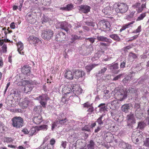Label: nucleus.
Listing matches in <instances>:
<instances>
[{"label": "nucleus", "instance_id": "nucleus-1", "mask_svg": "<svg viewBox=\"0 0 149 149\" xmlns=\"http://www.w3.org/2000/svg\"><path fill=\"white\" fill-rule=\"evenodd\" d=\"M11 125L16 128H20L24 125V119L20 116H15L11 119Z\"/></svg>", "mask_w": 149, "mask_h": 149}, {"label": "nucleus", "instance_id": "nucleus-2", "mask_svg": "<svg viewBox=\"0 0 149 149\" xmlns=\"http://www.w3.org/2000/svg\"><path fill=\"white\" fill-rule=\"evenodd\" d=\"M67 90H68L70 91L67 92V93H70L72 91L74 96H75L76 97H78L76 94H80L83 91L81 88L80 87H79V86L77 85H73L72 86H70L69 88H68Z\"/></svg>", "mask_w": 149, "mask_h": 149}, {"label": "nucleus", "instance_id": "nucleus-3", "mask_svg": "<svg viewBox=\"0 0 149 149\" xmlns=\"http://www.w3.org/2000/svg\"><path fill=\"white\" fill-rule=\"evenodd\" d=\"M35 99L39 101L40 104L42 107L45 108L46 107L47 101L49 99V98L46 94H42L41 95L36 97Z\"/></svg>", "mask_w": 149, "mask_h": 149}, {"label": "nucleus", "instance_id": "nucleus-4", "mask_svg": "<svg viewBox=\"0 0 149 149\" xmlns=\"http://www.w3.org/2000/svg\"><path fill=\"white\" fill-rule=\"evenodd\" d=\"M53 31L49 29H47L42 31L41 37L44 39L49 40L53 37Z\"/></svg>", "mask_w": 149, "mask_h": 149}, {"label": "nucleus", "instance_id": "nucleus-5", "mask_svg": "<svg viewBox=\"0 0 149 149\" xmlns=\"http://www.w3.org/2000/svg\"><path fill=\"white\" fill-rule=\"evenodd\" d=\"M60 28L64 30L67 33V34L70 33V30L72 28V26L69 23L66 22H63L60 23Z\"/></svg>", "mask_w": 149, "mask_h": 149}, {"label": "nucleus", "instance_id": "nucleus-6", "mask_svg": "<svg viewBox=\"0 0 149 149\" xmlns=\"http://www.w3.org/2000/svg\"><path fill=\"white\" fill-rule=\"evenodd\" d=\"M67 35L63 32H60L55 36V40L57 41L62 42L66 40Z\"/></svg>", "mask_w": 149, "mask_h": 149}, {"label": "nucleus", "instance_id": "nucleus-7", "mask_svg": "<svg viewBox=\"0 0 149 149\" xmlns=\"http://www.w3.org/2000/svg\"><path fill=\"white\" fill-rule=\"evenodd\" d=\"M127 125L132 127V125L135 123L136 120L134 115L133 114H130L127 115Z\"/></svg>", "mask_w": 149, "mask_h": 149}, {"label": "nucleus", "instance_id": "nucleus-8", "mask_svg": "<svg viewBox=\"0 0 149 149\" xmlns=\"http://www.w3.org/2000/svg\"><path fill=\"white\" fill-rule=\"evenodd\" d=\"M79 12L80 13L86 14L90 12L91 7L86 5H81L79 6Z\"/></svg>", "mask_w": 149, "mask_h": 149}, {"label": "nucleus", "instance_id": "nucleus-9", "mask_svg": "<svg viewBox=\"0 0 149 149\" xmlns=\"http://www.w3.org/2000/svg\"><path fill=\"white\" fill-rule=\"evenodd\" d=\"M73 74L74 77L76 79L84 77L85 75V73L84 71L79 70H76L73 72Z\"/></svg>", "mask_w": 149, "mask_h": 149}, {"label": "nucleus", "instance_id": "nucleus-10", "mask_svg": "<svg viewBox=\"0 0 149 149\" xmlns=\"http://www.w3.org/2000/svg\"><path fill=\"white\" fill-rule=\"evenodd\" d=\"M29 43L31 44H33L36 46L41 40L38 38L33 36H30L28 38Z\"/></svg>", "mask_w": 149, "mask_h": 149}, {"label": "nucleus", "instance_id": "nucleus-11", "mask_svg": "<svg viewBox=\"0 0 149 149\" xmlns=\"http://www.w3.org/2000/svg\"><path fill=\"white\" fill-rule=\"evenodd\" d=\"M108 104H110V103L109 102ZM110 104V108L113 110L118 108L120 106L119 103L117 100H114L111 102Z\"/></svg>", "mask_w": 149, "mask_h": 149}, {"label": "nucleus", "instance_id": "nucleus-12", "mask_svg": "<svg viewBox=\"0 0 149 149\" xmlns=\"http://www.w3.org/2000/svg\"><path fill=\"white\" fill-rule=\"evenodd\" d=\"M100 24L102 28L104 29H109L110 26L109 22L104 19L100 21Z\"/></svg>", "mask_w": 149, "mask_h": 149}, {"label": "nucleus", "instance_id": "nucleus-13", "mask_svg": "<svg viewBox=\"0 0 149 149\" xmlns=\"http://www.w3.org/2000/svg\"><path fill=\"white\" fill-rule=\"evenodd\" d=\"M21 71L24 74L29 75L30 73V67L28 65H24L22 68Z\"/></svg>", "mask_w": 149, "mask_h": 149}, {"label": "nucleus", "instance_id": "nucleus-14", "mask_svg": "<svg viewBox=\"0 0 149 149\" xmlns=\"http://www.w3.org/2000/svg\"><path fill=\"white\" fill-rule=\"evenodd\" d=\"M113 8L110 6H107L102 10V12L105 15H110L112 12Z\"/></svg>", "mask_w": 149, "mask_h": 149}, {"label": "nucleus", "instance_id": "nucleus-15", "mask_svg": "<svg viewBox=\"0 0 149 149\" xmlns=\"http://www.w3.org/2000/svg\"><path fill=\"white\" fill-rule=\"evenodd\" d=\"M89 48L85 47L84 48L82 47L81 48V49L80 50V52L82 55L86 56L89 54Z\"/></svg>", "mask_w": 149, "mask_h": 149}, {"label": "nucleus", "instance_id": "nucleus-16", "mask_svg": "<svg viewBox=\"0 0 149 149\" xmlns=\"http://www.w3.org/2000/svg\"><path fill=\"white\" fill-rule=\"evenodd\" d=\"M33 121L34 123L36 124H40L42 121V117L40 115L38 116H35L33 119Z\"/></svg>", "mask_w": 149, "mask_h": 149}, {"label": "nucleus", "instance_id": "nucleus-17", "mask_svg": "<svg viewBox=\"0 0 149 149\" xmlns=\"http://www.w3.org/2000/svg\"><path fill=\"white\" fill-rule=\"evenodd\" d=\"M64 75L66 78L70 80L73 79L74 76V74H72V72L69 70L67 71Z\"/></svg>", "mask_w": 149, "mask_h": 149}, {"label": "nucleus", "instance_id": "nucleus-18", "mask_svg": "<svg viewBox=\"0 0 149 149\" xmlns=\"http://www.w3.org/2000/svg\"><path fill=\"white\" fill-rule=\"evenodd\" d=\"M98 108H99V112H105V111H107V106L105 103L100 104L98 106Z\"/></svg>", "mask_w": 149, "mask_h": 149}, {"label": "nucleus", "instance_id": "nucleus-19", "mask_svg": "<svg viewBox=\"0 0 149 149\" xmlns=\"http://www.w3.org/2000/svg\"><path fill=\"white\" fill-rule=\"evenodd\" d=\"M33 87L30 85H26L23 88V91L24 93L29 94V93L31 91Z\"/></svg>", "mask_w": 149, "mask_h": 149}, {"label": "nucleus", "instance_id": "nucleus-20", "mask_svg": "<svg viewBox=\"0 0 149 149\" xmlns=\"http://www.w3.org/2000/svg\"><path fill=\"white\" fill-rule=\"evenodd\" d=\"M82 38L81 36H78L77 35H72L71 38V41L70 42L71 43H73L74 42L77 40H81Z\"/></svg>", "mask_w": 149, "mask_h": 149}, {"label": "nucleus", "instance_id": "nucleus-21", "mask_svg": "<svg viewBox=\"0 0 149 149\" xmlns=\"http://www.w3.org/2000/svg\"><path fill=\"white\" fill-rule=\"evenodd\" d=\"M109 68L113 72H114L115 73H117L118 71L116 70L118 68L117 63H116L113 65H111L109 66Z\"/></svg>", "mask_w": 149, "mask_h": 149}, {"label": "nucleus", "instance_id": "nucleus-22", "mask_svg": "<svg viewBox=\"0 0 149 149\" xmlns=\"http://www.w3.org/2000/svg\"><path fill=\"white\" fill-rule=\"evenodd\" d=\"M146 126V123L144 121H141L138 123L137 128L139 130H143Z\"/></svg>", "mask_w": 149, "mask_h": 149}, {"label": "nucleus", "instance_id": "nucleus-23", "mask_svg": "<svg viewBox=\"0 0 149 149\" xmlns=\"http://www.w3.org/2000/svg\"><path fill=\"white\" fill-rule=\"evenodd\" d=\"M37 127H33L30 130L29 134L30 136H32L33 135H35L36 134V132L38 131Z\"/></svg>", "mask_w": 149, "mask_h": 149}, {"label": "nucleus", "instance_id": "nucleus-24", "mask_svg": "<svg viewBox=\"0 0 149 149\" xmlns=\"http://www.w3.org/2000/svg\"><path fill=\"white\" fill-rule=\"evenodd\" d=\"M98 65V64H90L87 65L85 67V68L86 69L87 72H90L95 66Z\"/></svg>", "mask_w": 149, "mask_h": 149}, {"label": "nucleus", "instance_id": "nucleus-25", "mask_svg": "<svg viewBox=\"0 0 149 149\" xmlns=\"http://www.w3.org/2000/svg\"><path fill=\"white\" fill-rule=\"evenodd\" d=\"M89 143L87 145V148L88 149H94L95 143L94 141L91 140L89 142Z\"/></svg>", "mask_w": 149, "mask_h": 149}, {"label": "nucleus", "instance_id": "nucleus-26", "mask_svg": "<svg viewBox=\"0 0 149 149\" xmlns=\"http://www.w3.org/2000/svg\"><path fill=\"white\" fill-rule=\"evenodd\" d=\"M130 107L129 104H125L122 106V110L125 113H127Z\"/></svg>", "mask_w": 149, "mask_h": 149}, {"label": "nucleus", "instance_id": "nucleus-27", "mask_svg": "<svg viewBox=\"0 0 149 149\" xmlns=\"http://www.w3.org/2000/svg\"><path fill=\"white\" fill-rule=\"evenodd\" d=\"M121 3H115L114 4V6L116 7L115 11L117 13L120 14L121 12Z\"/></svg>", "mask_w": 149, "mask_h": 149}, {"label": "nucleus", "instance_id": "nucleus-28", "mask_svg": "<svg viewBox=\"0 0 149 149\" xmlns=\"http://www.w3.org/2000/svg\"><path fill=\"white\" fill-rule=\"evenodd\" d=\"M122 147L124 149H131V146L128 143H126L122 141Z\"/></svg>", "mask_w": 149, "mask_h": 149}, {"label": "nucleus", "instance_id": "nucleus-29", "mask_svg": "<svg viewBox=\"0 0 149 149\" xmlns=\"http://www.w3.org/2000/svg\"><path fill=\"white\" fill-rule=\"evenodd\" d=\"M101 54L100 52H97L95 54L94 56L91 59L93 61L98 60L101 57Z\"/></svg>", "mask_w": 149, "mask_h": 149}, {"label": "nucleus", "instance_id": "nucleus-30", "mask_svg": "<svg viewBox=\"0 0 149 149\" xmlns=\"http://www.w3.org/2000/svg\"><path fill=\"white\" fill-rule=\"evenodd\" d=\"M132 74L128 73L127 74V76L122 81L123 83H126V81H130L132 78Z\"/></svg>", "mask_w": 149, "mask_h": 149}, {"label": "nucleus", "instance_id": "nucleus-31", "mask_svg": "<svg viewBox=\"0 0 149 149\" xmlns=\"http://www.w3.org/2000/svg\"><path fill=\"white\" fill-rule=\"evenodd\" d=\"M115 97L116 100L118 101H121V92L120 91H118L115 94Z\"/></svg>", "mask_w": 149, "mask_h": 149}, {"label": "nucleus", "instance_id": "nucleus-32", "mask_svg": "<svg viewBox=\"0 0 149 149\" xmlns=\"http://www.w3.org/2000/svg\"><path fill=\"white\" fill-rule=\"evenodd\" d=\"M128 9V6L126 4L122 3V13L126 12Z\"/></svg>", "mask_w": 149, "mask_h": 149}, {"label": "nucleus", "instance_id": "nucleus-33", "mask_svg": "<svg viewBox=\"0 0 149 149\" xmlns=\"http://www.w3.org/2000/svg\"><path fill=\"white\" fill-rule=\"evenodd\" d=\"M95 39H96V38L93 37L86 38L85 39V41L86 42H90L91 43L90 45H91L95 42Z\"/></svg>", "mask_w": 149, "mask_h": 149}, {"label": "nucleus", "instance_id": "nucleus-34", "mask_svg": "<svg viewBox=\"0 0 149 149\" xmlns=\"http://www.w3.org/2000/svg\"><path fill=\"white\" fill-rule=\"evenodd\" d=\"M109 37L114 40L119 41L120 38L119 36L116 34H112L109 35Z\"/></svg>", "mask_w": 149, "mask_h": 149}, {"label": "nucleus", "instance_id": "nucleus-35", "mask_svg": "<svg viewBox=\"0 0 149 149\" xmlns=\"http://www.w3.org/2000/svg\"><path fill=\"white\" fill-rule=\"evenodd\" d=\"M17 51L19 52L20 50H22L24 48L23 45L22 43L19 41L18 42L17 45Z\"/></svg>", "mask_w": 149, "mask_h": 149}, {"label": "nucleus", "instance_id": "nucleus-36", "mask_svg": "<svg viewBox=\"0 0 149 149\" xmlns=\"http://www.w3.org/2000/svg\"><path fill=\"white\" fill-rule=\"evenodd\" d=\"M38 130H46L48 129V126L47 125H42L37 127Z\"/></svg>", "mask_w": 149, "mask_h": 149}, {"label": "nucleus", "instance_id": "nucleus-37", "mask_svg": "<svg viewBox=\"0 0 149 149\" xmlns=\"http://www.w3.org/2000/svg\"><path fill=\"white\" fill-rule=\"evenodd\" d=\"M59 124H60L61 125H63L64 123H66L67 121V119L66 118H64L62 119H59L57 120Z\"/></svg>", "mask_w": 149, "mask_h": 149}, {"label": "nucleus", "instance_id": "nucleus-38", "mask_svg": "<svg viewBox=\"0 0 149 149\" xmlns=\"http://www.w3.org/2000/svg\"><path fill=\"white\" fill-rule=\"evenodd\" d=\"M97 39L99 41H102L105 42L107 39V38L103 36H97Z\"/></svg>", "mask_w": 149, "mask_h": 149}, {"label": "nucleus", "instance_id": "nucleus-39", "mask_svg": "<svg viewBox=\"0 0 149 149\" xmlns=\"http://www.w3.org/2000/svg\"><path fill=\"white\" fill-rule=\"evenodd\" d=\"M82 131H85L88 132H91V127L90 125H86L81 129Z\"/></svg>", "mask_w": 149, "mask_h": 149}, {"label": "nucleus", "instance_id": "nucleus-40", "mask_svg": "<svg viewBox=\"0 0 149 149\" xmlns=\"http://www.w3.org/2000/svg\"><path fill=\"white\" fill-rule=\"evenodd\" d=\"M30 102V101L27 100H25L22 102V106L24 108L27 107Z\"/></svg>", "mask_w": 149, "mask_h": 149}, {"label": "nucleus", "instance_id": "nucleus-41", "mask_svg": "<svg viewBox=\"0 0 149 149\" xmlns=\"http://www.w3.org/2000/svg\"><path fill=\"white\" fill-rule=\"evenodd\" d=\"M143 113L142 110L140 111H137L136 113V116L138 118H141L142 116H143Z\"/></svg>", "mask_w": 149, "mask_h": 149}, {"label": "nucleus", "instance_id": "nucleus-42", "mask_svg": "<svg viewBox=\"0 0 149 149\" xmlns=\"http://www.w3.org/2000/svg\"><path fill=\"white\" fill-rule=\"evenodd\" d=\"M103 117V116L102 115L98 119H97L96 121V122H97L98 124L99 125H101L103 124V122L102 120Z\"/></svg>", "mask_w": 149, "mask_h": 149}, {"label": "nucleus", "instance_id": "nucleus-43", "mask_svg": "<svg viewBox=\"0 0 149 149\" xmlns=\"http://www.w3.org/2000/svg\"><path fill=\"white\" fill-rule=\"evenodd\" d=\"M144 145L146 147H149V138H146L143 141Z\"/></svg>", "mask_w": 149, "mask_h": 149}, {"label": "nucleus", "instance_id": "nucleus-44", "mask_svg": "<svg viewBox=\"0 0 149 149\" xmlns=\"http://www.w3.org/2000/svg\"><path fill=\"white\" fill-rule=\"evenodd\" d=\"M146 16V15L145 13L141 14L138 17L136 20L139 21L143 19Z\"/></svg>", "mask_w": 149, "mask_h": 149}, {"label": "nucleus", "instance_id": "nucleus-45", "mask_svg": "<svg viewBox=\"0 0 149 149\" xmlns=\"http://www.w3.org/2000/svg\"><path fill=\"white\" fill-rule=\"evenodd\" d=\"M4 142L7 143H10L13 141V140L10 137H5L4 139Z\"/></svg>", "mask_w": 149, "mask_h": 149}, {"label": "nucleus", "instance_id": "nucleus-46", "mask_svg": "<svg viewBox=\"0 0 149 149\" xmlns=\"http://www.w3.org/2000/svg\"><path fill=\"white\" fill-rule=\"evenodd\" d=\"M85 24L88 26H91L92 27H94L95 26V23L93 22V21H91L90 22H86Z\"/></svg>", "mask_w": 149, "mask_h": 149}, {"label": "nucleus", "instance_id": "nucleus-47", "mask_svg": "<svg viewBox=\"0 0 149 149\" xmlns=\"http://www.w3.org/2000/svg\"><path fill=\"white\" fill-rule=\"evenodd\" d=\"M146 79V77L144 76L141 77L139 79L138 83L139 84H142Z\"/></svg>", "mask_w": 149, "mask_h": 149}, {"label": "nucleus", "instance_id": "nucleus-48", "mask_svg": "<svg viewBox=\"0 0 149 149\" xmlns=\"http://www.w3.org/2000/svg\"><path fill=\"white\" fill-rule=\"evenodd\" d=\"M59 124L58 121V120L57 119L53 123L52 125V130H53L54 128L56 127L57 126V125Z\"/></svg>", "mask_w": 149, "mask_h": 149}, {"label": "nucleus", "instance_id": "nucleus-49", "mask_svg": "<svg viewBox=\"0 0 149 149\" xmlns=\"http://www.w3.org/2000/svg\"><path fill=\"white\" fill-rule=\"evenodd\" d=\"M41 20L42 24H45L49 21V18L47 17H44L43 18L41 19Z\"/></svg>", "mask_w": 149, "mask_h": 149}, {"label": "nucleus", "instance_id": "nucleus-50", "mask_svg": "<svg viewBox=\"0 0 149 149\" xmlns=\"http://www.w3.org/2000/svg\"><path fill=\"white\" fill-rule=\"evenodd\" d=\"M66 7L67 10L69 11L72 9L73 7V6L72 4H68Z\"/></svg>", "mask_w": 149, "mask_h": 149}, {"label": "nucleus", "instance_id": "nucleus-51", "mask_svg": "<svg viewBox=\"0 0 149 149\" xmlns=\"http://www.w3.org/2000/svg\"><path fill=\"white\" fill-rule=\"evenodd\" d=\"M133 23V22H130L128 23L127 24H126L125 25H123L122 27V31L124 30L126 28L128 27V26H130V24H132Z\"/></svg>", "mask_w": 149, "mask_h": 149}, {"label": "nucleus", "instance_id": "nucleus-52", "mask_svg": "<svg viewBox=\"0 0 149 149\" xmlns=\"http://www.w3.org/2000/svg\"><path fill=\"white\" fill-rule=\"evenodd\" d=\"M84 20L85 21L84 22L85 23L86 22H90V21H93V19L91 17H89L86 18Z\"/></svg>", "mask_w": 149, "mask_h": 149}, {"label": "nucleus", "instance_id": "nucleus-53", "mask_svg": "<svg viewBox=\"0 0 149 149\" xmlns=\"http://www.w3.org/2000/svg\"><path fill=\"white\" fill-rule=\"evenodd\" d=\"M132 47L130 45L126 46L125 47H124L123 49H122V50H123L125 52V53L126 52H127V50L131 48Z\"/></svg>", "mask_w": 149, "mask_h": 149}, {"label": "nucleus", "instance_id": "nucleus-54", "mask_svg": "<svg viewBox=\"0 0 149 149\" xmlns=\"http://www.w3.org/2000/svg\"><path fill=\"white\" fill-rule=\"evenodd\" d=\"M82 28L85 32H88L90 31L89 28L86 26H82Z\"/></svg>", "mask_w": 149, "mask_h": 149}, {"label": "nucleus", "instance_id": "nucleus-55", "mask_svg": "<svg viewBox=\"0 0 149 149\" xmlns=\"http://www.w3.org/2000/svg\"><path fill=\"white\" fill-rule=\"evenodd\" d=\"M123 91L124 92V95H123V98H122V101L123 100L127 98V91L124 92L123 90Z\"/></svg>", "mask_w": 149, "mask_h": 149}, {"label": "nucleus", "instance_id": "nucleus-56", "mask_svg": "<svg viewBox=\"0 0 149 149\" xmlns=\"http://www.w3.org/2000/svg\"><path fill=\"white\" fill-rule=\"evenodd\" d=\"M67 142L66 141H62L61 142V146L63 148L65 149L66 148Z\"/></svg>", "mask_w": 149, "mask_h": 149}, {"label": "nucleus", "instance_id": "nucleus-57", "mask_svg": "<svg viewBox=\"0 0 149 149\" xmlns=\"http://www.w3.org/2000/svg\"><path fill=\"white\" fill-rule=\"evenodd\" d=\"M24 0H19V3L20 5L19 6V10H21V8L22 7Z\"/></svg>", "mask_w": 149, "mask_h": 149}, {"label": "nucleus", "instance_id": "nucleus-58", "mask_svg": "<svg viewBox=\"0 0 149 149\" xmlns=\"http://www.w3.org/2000/svg\"><path fill=\"white\" fill-rule=\"evenodd\" d=\"M130 55L134 59H136L137 58V56L136 55V54H135L134 53H133L130 52Z\"/></svg>", "mask_w": 149, "mask_h": 149}, {"label": "nucleus", "instance_id": "nucleus-59", "mask_svg": "<svg viewBox=\"0 0 149 149\" xmlns=\"http://www.w3.org/2000/svg\"><path fill=\"white\" fill-rule=\"evenodd\" d=\"M134 14V13L133 12L131 13L129 15L127 16L126 19H130L132 18L133 17Z\"/></svg>", "mask_w": 149, "mask_h": 149}, {"label": "nucleus", "instance_id": "nucleus-60", "mask_svg": "<svg viewBox=\"0 0 149 149\" xmlns=\"http://www.w3.org/2000/svg\"><path fill=\"white\" fill-rule=\"evenodd\" d=\"M41 107L40 106L35 107L34 109H33V110L36 112L38 111H39V110Z\"/></svg>", "mask_w": 149, "mask_h": 149}, {"label": "nucleus", "instance_id": "nucleus-61", "mask_svg": "<svg viewBox=\"0 0 149 149\" xmlns=\"http://www.w3.org/2000/svg\"><path fill=\"white\" fill-rule=\"evenodd\" d=\"M22 132L24 133L25 134H27L29 133V132L28 130L26 128H24L22 130Z\"/></svg>", "mask_w": 149, "mask_h": 149}, {"label": "nucleus", "instance_id": "nucleus-62", "mask_svg": "<svg viewBox=\"0 0 149 149\" xmlns=\"http://www.w3.org/2000/svg\"><path fill=\"white\" fill-rule=\"evenodd\" d=\"M81 24L80 23H78L75 25V26L74 27V29H77L78 28L81 27Z\"/></svg>", "mask_w": 149, "mask_h": 149}, {"label": "nucleus", "instance_id": "nucleus-63", "mask_svg": "<svg viewBox=\"0 0 149 149\" xmlns=\"http://www.w3.org/2000/svg\"><path fill=\"white\" fill-rule=\"evenodd\" d=\"M103 74L102 72H101V70L98 71L95 74V75L96 76H100L102 75Z\"/></svg>", "mask_w": 149, "mask_h": 149}, {"label": "nucleus", "instance_id": "nucleus-64", "mask_svg": "<svg viewBox=\"0 0 149 149\" xmlns=\"http://www.w3.org/2000/svg\"><path fill=\"white\" fill-rule=\"evenodd\" d=\"M44 144L42 143L39 147L38 149H45L46 146L44 145Z\"/></svg>", "mask_w": 149, "mask_h": 149}]
</instances>
